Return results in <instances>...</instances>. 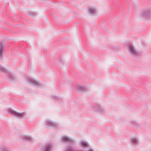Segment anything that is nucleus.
I'll list each match as a JSON object with an SVG mask.
<instances>
[{
    "mask_svg": "<svg viewBox=\"0 0 151 151\" xmlns=\"http://www.w3.org/2000/svg\"><path fill=\"white\" fill-rule=\"evenodd\" d=\"M8 111L9 113L12 114L13 115L15 116H20L22 115V114L17 113L16 111L12 110L10 109H9Z\"/></svg>",
    "mask_w": 151,
    "mask_h": 151,
    "instance_id": "obj_1",
    "label": "nucleus"
},
{
    "mask_svg": "<svg viewBox=\"0 0 151 151\" xmlns=\"http://www.w3.org/2000/svg\"><path fill=\"white\" fill-rule=\"evenodd\" d=\"M89 11L91 13H93L95 12V10L93 8H91L89 9Z\"/></svg>",
    "mask_w": 151,
    "mask_h": 151,
    "instance_id": "obj_2",
    "label": "nucleus"
},
{
    "mask_svg": "<svg viewBox=\"0 0 151 151\" xmlns=\"http://www.w3.org/2000/svg\"><path fill=\"white\" fill-rule=\"evenodd\" d=\"M129 49L132 53L134 54L135 53V51L134 49L132 46H130L129 47Z\"/></svg>",
    "mask_w": 151,
    "mask_h": 151,
    "instance_id": "obj_3",
    "label": "nucleus"
},
{
    "mask_svg": "<svg viewBox=\"0 0 151 151\" xmlns=\"http://www.w3.org/2000/svg\"><path fill=\"white\" fill-rule=\"evenodd\" d=\"M63 140L65 141H69V139L67 137H63L62 138Z\"/></svg>",
    "mask_w": 151,
    "mask_h": 151,
    "instance_id": "obj_4",
    "label": "nucleus"
},
{
    "mask_svg": "<svg viewBox=\"0 0 151 151\" xmlns=\"http://www.w3.org/2000/svg\"><path fill=\"white\" fill-rule=\"evenodd\" d=\"M3 50V46H1L0 47V55L2 56V51Z\"/></svg>",
    "mask_w": 151,
    "mask_h": 151,
    "instance_id": "obj_5",
    "label": "nucleus"
},
{
    "mask_svg": "<svg viewBox=\"0 0 151 151\" xmlns=\"http://www.w3.org/2000/svg\"><path fill=\"white\" fill-rule=\"evenodd\" d=\"M82 145L83 147H87L88 146L87 144L85 142H82Z\"/></svg>",
    "mask_w": 151,
    "mask_h": 151,
    "instance_id": "obj_6",
    "label": "nucleus"
},
{
    "mask_svg": "<svg viewBox=\"0 0 151 151\" xmlns=\"http://www.w3.org/2000/svg\"><path fill=\"white\" fill-rule=\"evenodd\" d=\"M50 148V146H47L46 148V151H48L49 150Z\"/></svg>",
    "mask_w": 151,
    "mask_h": 151,
    "instance_id": "obj_7",
    "label": "nucleus"
},
{
    "mask_svg": "<svg viewBox=\"0 0 151 151\" xmlns=\"http://www.w3.org/2000/svg\"><path fill=\"white\" fill-rule=\"evenodd\" d=\"M132 141L133 142L135 143L137 142V140L135 139H133L132 140Z\"/></svg>",
    "mask_w": 151,
    "mask_h": 151,
    "instance_id": "obj_8",
    "label": "nucleus"
},
{
    "mask_svg": "<svg viewBox=\"0 0 151 151\" xmlns=\"http://www.w3.org/2000/svg\"><path fill=\"white\" fill-rule=\"evenodd\" d=\"M89 151H93V150H89Z\"/></svg>",
    "mask_w": 151,
    "mask_h": 151,
    "instance_id": "obj_9",
    "label": "nucleus"
}]
</instances>
